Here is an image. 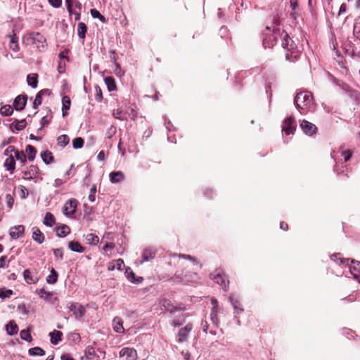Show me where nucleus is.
Returning <instances> with one entry per match:
<instances>
[{
	"label": "nucleus",
	"mask_w": 360,
	"mask_h": 360,
	"mask_svg": "<svg viewBox=\"0 0 360 360\" xmlns=\"http://www.w3.org/2000/svg\"><path fill=\"white\" fill-rule=\"evenodd\" d=\"M115 264V269L122 271L124 266V261L122 259H118L114 262Z\"/></svg>",
	"instance_id": "nucleus-62"
},
{
	"label": "nucleus",
	"mask_w": 360,
	"mask_h": 360,
	"mask_svg": "<svg viewBox=\"0 0 360 360\" xmlns=\"http://www.w3.org/2000/svg\"><path fill=\"white\" fill-rule=\"evenodd\" d=\"M300 128L304 134L311 136L316 133L317 127L316 125L307 120H303L300 122Z\"/></svg>",
	"instance_id": "nucleus-7"
},
{
	"label": "nucleus",
	"mask_w": 360,
	"mask_h": 360,
	"mask_svg": "<svg viewBox=\"0 0 360 360\" xmlns=\"http://www.w3.org/2000/svg\"><path fill=\"white\" fill-rule=\"evenodd\" d=\"M11 295H13V290H6L4 288L0 289V297L1 298L9 297Z\"/></svg>",
	"instance_id": "nucleus-54"
},
{
	"label": "nucleus",
	"mask_w": 360,
	"mask_h": 360,
	"mask_svg": "<svg viewBox=\"0 0 360 360\" xmlns=\"http://www.w3.org/2000/svg\"><path fill=\"white\" fill-rule=\"evenodd\" d=\"M87 32V27L84 22H79L77 25V34L80 39H84Z\"/></svg>",
	"instance_id": "nucleus-31"
},
{
	"label": "nucleus",
	"mask_w": 360,
	"mask_h": 360,
	"mask_svg": "<svg viewBox=\"0 0 360 360\" xmlns=\"http://www.w3.org/2000/svg\"><path fill=\"white\" fill-rule=\"evenodd\" d=\"M282 37V46L287 49L288 51H291L290 53H287L285 58L288 60L294 61L291 58L293 56V54L295 53L294 51L296 49V45L295 42L290 39L289 35L285 32L284 31L281 34Z\"/></svg>",
	"instance_id": "nucleus-4"
},
{
	"label": "nucleus",
	"mask_w": 360,
	"mask_h": 360,
	"mask_svg": "<svg viewBox=\"0 0 360 360\" xmlns=\"http://www.w3.org/2000/svg\"><path fill=\"white\" fill-rule=\"evenodd\" d=\"M28 352L31 356H43L45 354V351L39 347L30 349Z\"/></svg>",
	"instance_id": "nucleus-40"
},
{
	"label": "nucleus",
	"mask_w": 360,
	"mask_h": 360,
	"mask_svg": "<svg viewBox=\"0 0 360 360\" xmlns=\"http://www.w3.org/2000/svg\"><path fill=\"white\" fill-rule=\"evenodd\" d=\"M70 233V229L67 225H62L61 226L57 228V236L58 237L63 238L65 237Z\"/></svg>",
	"instance_id": "nucleus-30"
},
{
	"label": "nucleus",
	"mask_w": 360,
	"mask_h": 360,
	"mask_svg": "<svg viewBox=\"0 0 360 360\" xmlns=\"http://www.w3.org/2000/svg\"><path fill=\"white\" fill-rule=\"evenodd\" d=\"M297 124L295 117L290 116L284 120L282 124V131L286 135L293 134L296 130Z\"/></svg>",
	"instance_id": "nucleus-5"
},
{
	"label": "nucleus",
	"mask_w": 360,
	"mask_h": 360,
	"mask_svg": "<svg viewBox=\"0 0 360 360\" xmlns=\"http://www.w3.org/2000/svg\"><path fill=\"white\" fill-rule=\"evenodd\" d=\"M113 116L116 119H119L120 120H124L126 119V117H124V114L123 112V110L122 109H120V108H118V109L114 110Z\"/></svg>",
	"instance_id": "nucleus-51"
},
{
	"label": "nucleus",
	"mask_w": 360,
	"mask_h": 360,
	"mask_svg": "<svg viewBox=\"0 0 360 360\" xmlns=\"http://www.w3.org/2000/svg\"><path fill=\"white\" fill-rule=\"evenodd\" d=\"M84 143V141L82 138L77 137V138H75V139H73L72 146H73L74 148L78 149V148H81L83 147Z\"/></svg>",
	"instance_id": "nucleus-47"
},
{
	"label": "nucleus",
	"mask_w": 360,
	"mask_h": 360,
	"mask_svg": "<svg viewBox=\"0 0 360 360\" xmlns=\"http://www.w3.org/2000/svg\"><path fill=\"white\" fill-rule=\"evenodd\" d=\"M38 172H39L38 167L37 166L32 165L30 167V170L28 172V174H30V176H27V173L25 172V174L26 176H25L24 179L25 180H29V179L37 178V174H38Z\"/></svg>",
	"instance_id": "nucleus-29"
},
{
	"label": "nucleus",
	"mask_w": 360,
	"mask_h": 360,
	"mask_svg": "<svg viewBox=\"0 0 360 360\" xmlns=\"http://www.w3.org/2000/svg\"><path fill=\"white\" fill-rule=\"evenodd\" d=\"M95 91H96L95 98L98 102H101L103 99V94H102L101 89L98 86H96Z\"/></svg>",
	"instance_id": "nucleus-53"
},
{
	"label": "nucleus",
	"mask_w": 360,
	"mask_h": 360,
	"mask_svg": "<svg viewBox=\"0 0 360 360\" xmlns=\"http://www.w3.org/2000/svg\"><path fill=\"white\" fill-rule=\"evenodd\" d=\"M95 356L96 352L94 347L92 346H88L85 349V357L89 360H91Z\"/></svg>",
	"instance_id": "nucleus-43"
},
{
	"label": "nucleus",
	"mask_w": 360,
	"mask_h": 360,
	"mask_svg": "<svg viewBox=\"0 0 360 360\" xmlns=\"http://www.w3.org/2000/svg\"><path fill=\"white\" fill-rule=\"evenodd\" d=\"M330 258L332 260H334V261H337V259H340L341 264L349 265V259L340 258V253L333 255L330 257Z\"/></svg>",
	"instance_id": "nucleus-50"
},
{
	"label": "nucleus",
	"mask_w": 360,
	"mask_h": 360,
	"mask_svg": "<svg viewBox=\"0 0 360 360\" xmlns=\"http://www.w3.org/2000/svg\"><path fill=\"white\" fill-rule=\"evenodd\" d=\"M68 248L74 252H83L84 251V248L78 242L72 240L68 243Z\"/></svg>",
	"instance_id": "nucleus-21"
},
{
	"label": "nucleus",
	"mask_w": 360,
	"mask_h": 360,
	"mask_svg": "<svg viewBox=\"0 0 360 360\" xmlns=\"http://www.w3.org/2000/svg\"><path fill=\"white\" fill-rule=\"evenodd\" d=\"M172 257H178L176 262L170 259L161 265L158 269V276L161 280L174 282H195L198 278L197 271L201 268L200 262L189 255L174 254Z\"/></svg>",
	"instance_id": "nucleus-1"
},
{
	"label": "nucleus",
	"mask_w": 360,
	"mask_h": 360,
	"mask_svg": "<svg viewBox=\"0 0 360 360\" xmlns=\"http://www.w3.org/2000/svg\"><path fill=\"white\" fill-rule=\"evenodd\" d=\"M18 150L15 149V146H9L4 151V155L9 157L11 155H13L12 153H14L15 154V151Z\"/></svg>",
	"instance_id": "nucleus-56"
},
{
	"label": "nucleus",
	"mask_w": 360,
	"mask_h": 360,
	"mask_svg": "<svg viewBox=\"0 0 360 360\" xmlns=\"http://www.w3.org/2000/svg\"><path fill=\"white\" fill-rule=\"evenodd\" d=\"M23 277L26 283L28 284L36 283L39 280L37 271L35 270L31 271L30 269H28L24 271Z\"/></svg>",
	"instance_id": "nucleus-10"
},
{
	"label": "nucleus",
	"mask_w": 360,
	"mask_h": 360,
	"mask_svg": "<svg viewBox=\"0 0 360 360\" xmlns=\"http://www.w3.org/2000/svg\"><path fill=\"white\" fill-rule=\"evenodd\" d=\"M62 103H63V116L65 117L67 115L66 111L70 110L71 105V101L68 96H63L62 98Z\"/></svg>",
	"instance_id": "nucleus-22"
},
{
	"label": "nucleus",
	"mask_w": 360,
	"mask_h": 360,
	"mask_svg": "<svg viewBox=\"0 0 360 360\" xmlns=\"http://www.w3.org/2000/svg\"><path fill=\"white\" fill-rule=\"evenodd\" d=\"M26 124V120L25 119H22L21 120L15 119L11 124V127H13L14 129L17 131H21L25 128Z\"/></svg>",
	"instance_id": "nucleus-34"
},
{
	"label": "nucleus",
	"mask_w": 360,
	"mask_h": 360,
	"mask_svg": "<svg viewBox=\"0 0 360 360\" xmlns=\"http://www.w3.org/2000/svg\"><path fill=\"white\" fill-rule=\"evenodd\" d=\"M27 95H19L18 96L13 102V107L16 110H22L27 103Z\"/></svg>",
	"instance_id": "nucleus-11"
},
{
	"label": "nucleus",
	"mask_w": 360,
	"mask_h": 360,
	"mask_svg": "<svg viewBox=\"0 0 360 360\" xmlns=\"http://www.w3.org/2000/svg\"><path fill=\"white\" fill-rule=\"evenodd\" d=\"M43 223L47 226L52 227L56 224L55 217L52 213L46 212Z\"/></svg>",
	"instance_id": "nucleus-26"
},
{
	"label": "nucleus",
	"mask_w": 360,
	"mask_h": 360,
	"mask_svg": "<svg viewBox=\"0 0 360 360\" xmlns=\"http://www.w3.org/2000/svg\"><path fill=\"white\" fill-rule=\"evenodd\" d=\"M14 158H15L16 160L20 161V162L22 164H25L27 161V156L24 151H15Z\"/></svg>",
	"instance_id": "nucleus-46"
},
{
	"label": "nucleus",
	"mask_w": 360,
	"mask_h": 360,
	"mask_svg": "<svg viewBox=\"0 0 360 360\" xmlns=\"http://www.w3.org/2000/svg\"><path fill=\"white\" fill-rule=\"evenodd\" d=\"M20 335L22 340H25L27 342H31L32 340V338L29 329L22 330L20 331Z\"/></svg>",
	"instance_id": "nucleus-44"
},
{
	"label": "nucleus",
	"mask_w": 360,
	"mask_h": 360,
	"mask_svg": "<svg viewBox=\"0 0 360 360\" xmlns=\"http://www.w3.org/2000/svg\"><path fill=\"white\" fill-rule=\"evenodd\" d=\"M90 13L94 18H98L101 22H105V17L98 10L91 9Z\"/></svg>",
	"instance_id": "nucleus-48"
},
{
	"label": "nucleus",
	"mask_w": 360,
	"mask_h": 360,
	"mask_svg": "<svg viewBox=\"0 0 360 360\" xmlns=\"http://www.w3.org/2000/svg\"><path fill=\"white\" fill-rule=\"evenodd\" d=\"M210 277L215 283L219 284L224 290H227L229 285V281L226 274L221 269H217L212 271Z\"/></svg>",
	"instance_id": "nucleus-3"
},
{
	"label": "nucleus",
	"mask_w": 360,
	"mask_h": 360,
	"mask_svg": "<svg viewBox=\"0 0 360 360\" xmlns=\"http://www.w3.org/2000/svg\"><path fill=\"white\" fill-rule=\"evenodd\" d=\"M231 303L234 309H237L238 312H242L243 309L241 307V304L239 300H231Z\"/></svg>",
	"instance_id": "nucleus-55"
},
{
	"label": "nucleus",
	"mask_w": 360,
	"mask_h": 360,
	"mask_svg": "<svg viewBox=\"0 0 360 360\" xmlns=\"http://www.w3.org/2000/svg\"><path fill=\"white\" fill-rule=\"evenodd\" d=\"M124 177V174L120 171L112 172L110 174V180H122Z\"/></svg>",
	"instance_id": "nucleus-45"
},
{
	"label": "nucleus",
	"mask_w": 360,
	"mask_h": 360,
	"mask_svg": "<svg viewBox=\"0 0 360 360\" xmlns=\"http://www.w3.org/2000/svg\"><path fill=\"white\" fill-rule=\"evenodd\" d=\"M69 52H70V51L68 49H65L64 51L60 52V53L58 55L60 60H61L62 59H67L68 60L69 58H68V55Z\"/></svg>",
	"instance_id": "nucleus-60"
},
{
	"label": "nucleus",
	"mask_w": 360,
	"mask_h": 360,
	"mask_svg": "<svg viewBox=\"0 0 360 360\" xmlns=\"http://www.w3.org/2000/svg\"><path fill=\"white\" fill-rule=\"evenodd\" d=\"M70 309L72 311L75 318L77 319L82 318L85 314V309L84 307L77 303H72L70 307Z\"/></svg>",
	"instance_id": "nucleus-12"
},
{
	"label": "nucleus",
	"mask_w": 360,
	"mask_h": 360,
	"mask_svg": "<svg viewBox=\"0 0 360 360\" xmlns=\"http://www.w3.org/2000/svg\"><path fill=\"white\" fill-rule=\"evenodd\" d=\"M96 192V186H93L91 188V190H90V194L89 195V200L91 201V202H94L95 201V193Z\"/></svg>",
	"instance_id": "nucleus-59"
},
{
	"label": "nucleus",
	"mask_w": 360,
	"mask_h": 360,
	"mask_svg": "<svg viewBox=\"0 0 360 360\" xmlns=\"http://www.w3.org/2000/svg\"><path fill=\"white\" fill-rule=\"evenodd\" d=\"M7 37L10 39L9 42V48L14 52H17L20 50V46L18 44V37L16 34L14 33L12 35H8Z\"/></svg>",
	"instance_id": "nucleus-18"
},
{
	"label": "nucleus",
	"mask_w": 360,
	"mask_h": 360,
	"mask_svg": "<svg viewBox=\"0 0 360 360\" xmlns=\"http://www.w3.org/2000/svg\"><path fill=\"white\" fill-rule=\"evenodd\" d=\"M85 240L89 245H96L99 243V238L94 233H88L85 236Z\"/></svg>",
	"instance_id": "nucleus-35"
},
{
	"label": "nucleus",
	"mask_w": 360,
	"mask_h": 360,
	"mask_svg": "<svg viewBox=\"0 0 360 360\" xmlns=\"http://www.w3.org/2000/svg\"><path fill=\"white\" fill-rule=\"evenodd\" d=\"M77 206V201L75 199H70L68 200L63 208V212L65 215L70 216L75 213Z\"/></svg>",
	"instance_id": "nucleus-9"
},
{
	"label": "nucleus",
	"mask_w": 360,
	"mask_h": 360,
	"mask_svg": "<svg viewBox=\"0 0 360 360\" xmlns=\"http://www.w3.org/2000/svg\"><path fill=\"white\" fill-rule=\"evenodd\" d=\"M104 80L109 91H115L116 89V84L113 77H107Z\"/></svg>",
	"instance_id": "nucleus-38"
},
{
	"label": "nucleus",
	"mask_w": 360,
	"mask_h": 360,
	"mask_svg": "<svg viewBox=\"0 0 360 360\" xmlns=\"http://www.w3.org/2000/svg\"><path fill=\"white\" fill-rule=\"evenodd\" d=\"M50 91L47 89H42L39 91L34 98L33 102V108L37 109L38 107L42 103V96L45 94H49Z\"/></svg>",
	"instance_id": "nucleus-15"
},
{
	"label": "nucleus",
	"mask_w": 360,
	"mask_h": 360,
	"mask_svg": "<svg viewBox=\"0 0 360 360\" xmlns=\"http://www.w3.org/2000/svg\"><path fill=\"white\" fill-rule=\"evenodd\" d=\"M109 53H110V56L109 57H110V60L116 66L115 72L117 73V70H121V67H120V65L117 62L116 52L114 50H111V51H109Z\"/></svg>",
	"instance_id": "nucleus-42"
},
{
	"label": "nucleus",
	"mask_w": 360,
	"mask_h": 360,
	"mask_svg": "<svg viewBox=\"0 0 360 360\" xmlns=\"http://www.w3.org/2000/svg\"><path fill=\"white\" fill-rule=\"evenodd\" d=\"M27 84L32 88H36L38 84V75L37 74H30L27 77Z\"/></svg>",
	"instance_id": "nucleus-33"
},
{
	"label": "nucleus",
	"mask_w": 360,
	"mask_h": 360,
	"mask_svg": "<svg viewBox=\"0 0 360 360\" xmlns=\"http://www.w3.org/2000/svg\"><path fill=\"white\" fill-rule=\"evenodd\" d=\"M352 152L349 150H345L342 153V156L344 158L345 162H347L352 157Z\"/></svg>",
	"instance_id": "nucleus-61"
},
{
	"label": "nucleus",
	"mask_w": 360,
	"mask_h": 360,
	"mask_svg": "<svg viewBox=\"0 0 360 360\" xmlns=\"http://www.w3.org/2000/svg\"><path fill=\"white\" fill-rule=\"evenodd\" d=\"M58 274L57 271L52 268L51 270V274L46 278V282L49 284H54L58 281Z\"/></svg>",
	"instance_id": "nucleus-37"
},
{
	"label": "nucleus",
	"mask_w": 360,
	"mask_h": 360,
	"mask_svg": "<svg viewBox=\"0 0 360 360\" xmlns=\"http://www.w3.org/2000/svg\"><path fill=\"white\" fill-rule=\"evenodd\" d=\"M351 96L359 103H360V93L358 91H352Z\"/></svg>",
	"instance_id": "nucleus-64"
},
{
	"label": "nucleus",
	"mask_w": 360,
	"mask_h": 360,
	"mask_svg": "<svg viewBox=\"0 0 360 360\" xmlns=\"http://www.w3.org/2000/svg\"><path fill=\"white\" fill-rule=\"evenodd\" d=\"M294 103L301 114H306L314 107V98L311 93L302 91L297 94Z\"/></svg>",
	"instance_id": "nucleus-2"
},
{
	"label": "nucleus",
	"mask_w": 360,
	"mask_h": 360,
	"mask_svg": "<svg viewBox=\"0 0 360 360\" xmlns=\"http://www.w3.org/2000/svg\"><path fill=\"white\" fill-rule=\"evenodd\" d=\"M155 255L156 251L154 249L151 248H147L143 250L142 253L143 261L146 262L153 259L155 258Z\"/></svg>",
	"instance_id": "nucleus-19"
},
{
	"label": "nucleus",
	"mask_w": 360,
	"mask_h": 360,
	"mask_svg": "<svg viewBox=\"0 0 360 360\" xmlns=\"http://www.w3.org/2000/svg\"><path fill=\"white\" fill-rule=\"evenodd\" d=\"M162 305L164 306V307L167 310L169 311V312H174V311L176 310V307H174L172 303H171V301L169 300H163V304Z\"/></svg>",
	"instance_id": "nucleus-49"
},
{
	"label": "nucleus",
	"mask_w": 360,
	"mask_h": 360,
	"mask_svg": "<svg viewBox=\"0 0 360 360\" xmlns=\"http://www.w3.org/2000/svg\"><path fill=\"white\" fill-rule=\"evenodd\" d=\"M193 330L192 323H189L184 327L181 328L177 334V342L179 343H183L188 340V335Z\"/></svg>",
	"instance_id": "nucleus-6"
},
{
	"label": "nucleus",
	"mask_w": 360,
	"mask_h": 360,
	"mask_svg": "<svg viewBox=\"0 0 360 360\" xmlns=\"http://www.w3.org/2000/svg\"><path fill=\"white\" fill-rule=\"evenodd\" d=\"M51 342L53 345H57L62 339L63 333L59 330H54L50 333Z\"/></svg>",
	"instance_id": "nucleus-23"
},
{
	"label": "nucleus",
	"mask_w": 360,
	"mask_h": 360,
	"mask_svg": "<svg viewBox=\"0 0 360 360\" xmlns=\"http://www.w3.org/2000/svg\"><path fill=\"white\" fill-rule=\"evenodd\" d=\"M18 191L19 193L20 198L22 199L25 198L28 195V191L23 186H20L18 189Z\"/></svg>",
	"instance_id": "nucleus-52"
},
{
	"label": "nucleus",
	"mask_w": 360,
	"mask_h": 360,
	"mask_svg": "<svg viewBox=\"0 0 360 360\" xmlns=\"http://www.w3.org/2000/svg\"><path fill=\"white\" fill-rule=\"evenodd\" d=\"M53 255L56 257H58L60 258V260L63 259V248H57L53 250Z\"/></svg>",
	"instance_id": "nucleus-58"
},
{
	"label": "nucleus",
	"mask_w": 360,
	"mask_h": 360,
	"mask_svg": "<svg viewBox=\"0 0 360 360\" xmlns=\"http://www.w3.org/2000/svg\"><path fill=\"white\" fill-rule=\"evenodd\" d=\"M136 352L133 348L125 347L121 349L120 354L121 356H127L129 358H132L135 356Z\"/></svg>",
	"instance_id": "nucleus-36"
},
{
	"label": "nucleus",
	"mask_w": 360,
	"mask_h": 360,
	"mask_svg": "<svg viewBox=\"0 0 360 360\" xmlns=\"http://www.w3.org/2000/svg\"><path fill=\"white\" fill-rule=\"evenodd\" d=\"M6 331L10 335L17 334L18 327L14 321H10L6 326Z\"/></svg>",
	"instance_id": "nucleus-24"
},
{
	"label": "nucleus",
	"mask_w": 360,
	"mask_h": 360,
	"mask_svg": "<svg viewBox=\"0 0 360 360\" xmlns=\"http://www.w3.org/2000/svg\"><path fill=\"white\" fill-rule=\"evenodd\" d=\"M280 30H274L273 34H265L266 36L263 39V45L265 48H272L277 41L276 34H278Z\"/></svg>",
	"instance_id": "nucleus-8"
},
{
	"label": "nucleus",
	"mask_w": 360,
	"mask_h": 360,
	"mask_svg": "<svg viewBox=\"0 0 360 360\" xmlns=\"http://www.w3.org/2000/svg\"><path fill=\"white\" fill-rule=\"evenodd\" d=\"M69 142L70 138L66 134L60 135L57 139L58 145L63 148L66 146L69 143Z\"/></svg>",
	"instance_id": "nucleus-39"
},
{
	"label": "nucleus",
	"mask_w": 360,
	"mask_h": 360,
	"mask_svg": "<svg viewBox=\"0 0 360 360\" xmlns=\"http://www.w3.org/2000/svg\"><path fill=\"white\" fill-rule=\"evenodd\" d=\"M25 153L27 154L28 160L33 161L36 157L37 150L32 145H27L25 148Z\"/></svg>",
	"instance_id": "nucleus-28"
},
{
	"label": "nucleus",
	"mask_w": 360,
	"mask_h": 360,
	"mask_svg": "<svg viewBox=\"0 0 360 360\" xmlns=\"http://www.w3.org/2000/svg\"><path fill=\"white\" fill-rule=\"evenodd\" d=\"M15 158L13 155H11L9 157H8L5 162H4V167L6 168V169L11 173L15 169Z\"/></svg>",
	"instance_id": "nucleus-20"
},
{
	"label": "nucleus",
	"mask_w": 360,
	"mask_h": 360,
	"mask_svg": "<svg viewBox=\"0 0 360 360\" xmlns=\"http://www.w3.org/2000/svg\"><path fill=\"white\" fill-rule=\"evenodd\" d=\"M32 239L39 244L44 241V235L37 227L32 228Z\"/></svg>",
	"instance_id": "nucleus-17"
},
{
	"label": "nucleus",
	"mask_w": 360,
	"mask_h": 360,
	"mask_svg": "<svg viewBox=\"0 0 360 360\" xmlns=\"http://www.w3.org/2000/svg\"><path fill=\"white\" fill-rule=\"evenodd\" d=\"M49 2L54 8H59L62 4V0H49Z\"/></svg>",
	"instance_id": "nucleus-63"
},
{
	"label": "nucleus",
	"mask_w": 360,
	"mask_h": 360,
	"mask_svg": "<svg viewBox=\"0 0 360 360\" xmlns=\"http://www.w3.org/2000/svg\"><path fill=\"white\" fill-rule=\"evenodd\" d=\"M350 272L354 278H358L360 276V262L351 260V264H349Z\"/></svg>",
	"instance_id": "nucleus-16"
},
{
	"label": "nucleus",
	"mask_w": 360,
	"mask_h": 360,
	"mask_svg": "<svg viewBox=\"0 0 360 360\" xmlns=\"http://www.w3.org/2000/svg\"><path fill=\"white\" fill-rule=\"evenodd\" d=\"M13 112V108L10 105H6L0 108V113L3 116L11 115Z\"/></svg>",
	"instance_id": "nucleus-41"
},
{
	"label": "nucleus",
	"mask_w": 360,
	"mask_h": 360,
	"mask_svg": "<svg viewBox=\"0 0 360 360\" xmlns=\"http://www.w3.org/2000/svg\"><path fill=\"white\" fill-rule=\"evenodd\" d=\"M113 328L117 333H123L124 329L122 326V321L120 318L115 317L113 319Z\"/></svg>",
	"instance_id": "nucleus-32"
},
{
	"label": "nucleus",
	"mask_w": 360,
	"mask_h": 360,
	"mask_svg": "<svg viewBox=\"0 0 360 360\" xmlns=\"http://www.w3.org/2000/svg\"><path fill=\"white\" fill-rule=\"evenodd\" d=\"M67 9L70 15L73 13V8L77 11H81L82 6L79 0H65Z\"/></svg>",
	"instance_id": "nucleus-13"
},
{
	"label": "nucleus",
	"mask_w": 360,
	"mask_h": 360,
	"mask_svg": "<svg viewBox=\"0 0 360 360\" xmlns=\"http://www.w3.org/2000/svg\"><path fill=\"white\" fill-rule=\"evenodd\" d=\"M6 204H7L8 207L10 209L12 208L13 203H14V199L11 195L7 194L6 195Z\"/></svg>",
	"instance_id": "nucleus-57"
},
{
	"label": "nucleus",
	"mask_w": 360,
	"mask_h": 360,
	"mask_svg": "<svg viewBox=\"0 0 360 360\" xmlns=\"http://www.w3.org/2000/svg\"><path fill=\"white\" fill-rule=\"evenodd\" d=\"M41 157L44 163L49 165L53 162L54 157L52 153L49 150H46L41 153Z\"/></svg>",
	"instance_id": "nucleus-27"
},
{
	"label": "nucleus",
	"mask_w": 360,
	"mask_h": 360,
	"mask_svg": "<svg viewBox=\"0 0 360 360\" xmlns=\"http://www.w3.org/2000/svg\"><path fill=\"white\" fill-rule=\"evenodd\" d=\"M30 39L32 40L33 43H41L46 41L45 37L39 32H32L29 34Z\"/></svg>",
	"instance_id": "nucleus-25"
},
{
	"label": "nucleus",
	"mask_w": 360,
	"mask_h": 360,
	"mask_svg": "<svg viewBox=\"0 0 360 360\" xmlns=\"http://www.w3.org/2000/svg\"><path fill=\"white\" fill-rule=\"evenodd\" d=\"M25 227L22 225L15 226L10 229V236L12 238L16 239L24 233Z\"/></svg>",
	"instance_id": "nucleus-14"
}]
</instances>
